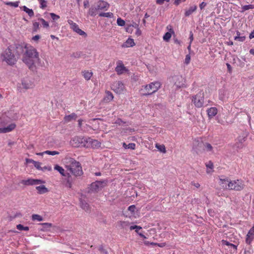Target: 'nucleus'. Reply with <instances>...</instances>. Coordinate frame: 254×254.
I'll list each match as a JSON object with an SVG mask.
<instances>
[{"label": "nucleus", "mask_w": 254, "mask_h": 254, "mask_svg": "<svg viewBox=\"0 0 254 254\" xmlns=\"http://www.w3.org/2000/svg\"><path fill=\"white\" fill-rule=\"evenodd\" d=\"M24 52L22 61L28 65L30 69H32L36 62L39 61V53L37 50L29 45H25L24 47Z\"/></svg>", "instance_id": "1"}, {"label": "nucleus", "mask_w": 254, "mask_h": 254, "mask_svg": "<svg viewBox=\"0 0 254 254\" xmlns=\"http://www.w3.org/2000/svg\"><path fill=\"white\" fill-rule=\"evenodd\" d=\"M65 168L75 177L81 176L83 175L82 167L80 163L74 158L65 157L64 160Z\"/></svg>", "instance_id": "2"}, {"label": "nucleus", "mask_w": 254, "mask_h": 254, "mask_svg": "<svg viewBox=\"0 0 254 254\" xmlns=\"http://www.w3.org/2000/svg\"><path fill=\"white\" fill-rule=\"evenodd\" d=\"M161 83L159 81H154L148 84L142 86L143 89L141 90L144 92L142 93V96H148L156 92L161 87Z\"/></svg>", "instance_id": "3"}, {"label": "nucleus", "mask_w": 254, "mask_h": 254, "mask_svg": "<svg viewBox=\"0 0 254 254\" xmlns=\"http://www.w3.org/2000/svg\"><path fill=\"white\" fill-rule=\"evenodd\" d=\"M3 58V61L5 62L7 64L12 65L14 64L16 61V58L14 54L11 52V50L9 48H7L1 55Z\"/></svg>", "instance_id": "4"}, {"label": "nucleus", "mask_w": 254, "mask_h": 254, "mask_svg": "<svg viewBox=\"0 0 254 254\" xmlns=\"http://www.w3.org/2000/svg\"><path fill=\"white\" fill-rule=\"evenodd\" d=\"M87 137L75 136L70 140V144L74 147H86Z\"/></svg>", "instance_id": "5"}, {"label": "nucleus", "mask_w": 254, "mask_h": 254, "mask_svg": "<svg viewBox=\"0 0 254 254\" xmlns=\"http://www.w3.org/2000/svg\"><path fill=\"white\" fill-rule=\"evenodd\" d=\"M230 190L235 191H241L245 187L244 181L241 179L231 180L230 184L229 185Z\"/></svg>", "instance_id": "6"}, {"label": "nucleus", "mask_w": 254, "mask_h": 254, "mask_svg": "<svg viewBox=\"0 0 254 254\" xmlns=\"http://www.w3.org/2000/svg\"><path fill=\"white\" fill-rule=\"evenodd\" d=\"M172 81L177 88H180L187 87L186 80L182 75H177L174 76L172 77Z\"/></svg>", "instance_id": "7"}, {"label": "nucleus", "mask_w": 254, "mask_h": 254, "mask_svg": "<svg viewBox=\"0 0 254 254\" xmlns=\"http://www.w3.org/2000/svg\"><path fill=\"white\" fill-rule=\"evenodd\" d=\"M112 89L117 94L123 93L126 87L123 83L120 81H115L111 86Z\"/></svg>", "instance_id": "8"}, {"label": "nucleus", "mask_w": 254, "mask_h": 254, "mask_svg": "<svg viewBox=\"0 0 254 254\" xmlns=\"http://www.w3.org/2000/svg\"><path fill=\"white\" fill-rule=\"evenodd\" d=\"M67 22L70 25V28L74 32H76L78 35H81V36H83L85 37H86L87 36L86 33L84 31H83L81 29H80L79 28L78 25L76 23L74 22L72 20H68Z\"/></svg>", "instance_id": "9"}, {"label": "nucleus", "mask_w": 254, "mask_h": 254, "mask_svg": "<svg viewBox=\"0 0 254 254\" xmlns=\"http://www.w3.org/2000/svg\"><path fill=\"white\" fill-rule=\"evenodd\" d=\"M192 102L197 108H201L202 107L204 103V97L201 95V93L197 94L193 96Z\"/></svg>", "instance_id": "10"}, {"label": "nucleus", "mask_w": 254, "mask_h": 254, "mask_svg": "<svg viewBox=\"0 0 254 254\" xmlns=\"http://www.w3.org/2000/svg\"><path fill=\"white\" fill-rule=\"evenodd\" d=\"M44 183L45 182L41 180L33 179H28L21 181V183L25 186L39 185Z\"/></svg>", "instance_id": "11"}, {"label": "nucleus", "mask_w": 254, "mask_h": 254, "mask_svg": "<svg viewBox=\"0 0 254 254\" xmlns=\"http://www.w3.org/2000/svg\"><path fill=\"white\" fill-rule=\"evenodd\" d=\"M104 182L96 181L92 183L90 185V190L92 192H98L103 187Z\"/></svg>", "instance_id": "12"}, {"label": "nucleus", "mask_w": 254, "mask_h": 254, "mask_svg": "<svg viewBox=\"0 0 254 254\" xmlns=\"http://www.w3.org/2000/svg\"><path fill=\"white\" fill-rule=\"evenodd\" d=\"M86 148H98L100 147L101 143L97 140L92 139L90 137L87 138Z\"/></svg>", "instance_id": "13"}, {"label": "nucleus", "mask_w": 254, "mask_h": 254, "mask_svg": "<svg viewBox=\"0 0 254 254\" xmlns=\"http://www.w3.org/2000/svg\"><path fill=\"white\" fill-rule=\"evenodd\" d=\"M117 66L115 68V71L118 75H121L128 71L121 61H119L117 63Z\"/></svg>", "instance_id": "14"}, {"label": "nucleus", "mask_w": 254, "mask_h": 254, "mask_svg": "<svg viewBox=\"0 0 254 254\" xmlns=\"http://www.w3.org/2000/svg\"><path fill=\"white\" fill-rule=\"evenodd\" d=\"M96 6L98 10H107L110 4L104 0H99L96 3Z\"/></svg>", "instance_id": "15"}, {"label": "nucleus", "mask_w": 254, "mask_h": 254, "mask_svg": "<svg viewBox=\"0 0 254 254\" xmlns=\"http://www.w3.org/2000/svg\"><path fill=\"white\" fill-rule=\"evenodd\" d=\"M231 180L228 178H220L219 184L224 189L230 190L229 184H230Z\"/></svg>", "instance_id": "16"}, {"label": "nucleus", "mask_w": 254, "mask_h": 254, "mask_svg": "<svg viewBox=\"0 0 254 254\" xmlns=\"http://www.w3.org/2000/svg\"><path fill=\"white\" fill-rule=\"evenodd\" d=\"M16 127V125L12 123L7 127H0V133H7L12 131Z\"/></svg>", "instance_id": "17"}, {"label": "nucleus", "mask_w": 254, "mask_h": 254, "mask_svg": "<svg viewBox=\"0 0 254 254\" xmlns=\"http://www.w3.org/2000/svg\"><path fill=\"white\" fill-rule=\"evenodd\" d=\"M167 29L169 31V32H166L163 36V38L164 41L168 42L171 38V33H174V31L171 25H168L167 26Z\"/></svg>", "instance_id": "18"}, {"label": "nucleus", "mask_w": 254, "mask_h": 254, "mask_svg": "<svg viewBox=\"0 0 254 254\" xmlns=\"http://www.w3.org/2000/svg\"><path fill=\"white\" fill-rule=\"evenodd\" d=\"M22 86L25 89H29L33 88L34 86V84L33 82L29 79H24L22 81Z\"/></svg>", "instance_id": "19"}, {"label": "nucleus", "mask_w": 254, "mask_h": 254, "mask_svg": "<svg viewBox=\"0 0 254 254\" xmlns=\"http://www.w3.org/2000/svg\"><path fill=\"white\" fill-rule=\"evenodd\" d=\"M218 113V110L216 107H211L207 110V113L209 119L215 116Z\"/></svg>", "instance_id": "20"}, {"label": "nucleus", "mask_w": 254, "mask_h": 254, "mask_svg": "<svg viewBox=\"0 0 254 254\" xmlns=\"http://www.w3.org/2000/svg\"><path fill=\"white\" fill-rule=\"evenodd\" d=\"M82 75L86 80H89L91 79L93 75V72L88 70H84L81 72Z\"/></svg>", "instance_id": "21"}, {"label": "nucleus", "mask_w": 254, "mask_h": 254, "mask_svg": "<svg viewBox=\"0 0 254 254\" xmlns=\"http://www.w3.org/2000/svg\"><path fill=\"white\" fill-rule=\"evenodd\" d=\"M36 189L38 193L40 194L47 193L49 191L48 189L44 185L37 186L36 187Z\"/></svg>", "instance_id": "22"}, {"label": "nucleus", "mask_w": 254, "mask_h": 254, "mask_svg": "<svg viewBox=\"0 0 254 254\" xmlns=\"http://www.w3.org/2000/svg\"><path fill=\"white\" fill-rule=\"evenodd\" d=\"M135 45L134 40L131 38H128L126 42L123 44V47H132Z\"/></svg>", "instance_id": "23"}, {"label": "nucleus", "mask_w": 254, "mask_h": 254, "mask_svg": "<svg viewBox=\"0 0 254 254\" xmlns=\"http://www.w3.org/2000/svg\"><path fill=\"white\" fill-rule=\"evenodd\" d=\"M196 9L197 6L196 5L191 6L188 9L186 10L185 12V15L186 17H188L190 15H191L193 12H195L196 10Z\"/></svg>", "instance_id": "24"}, {"label": "nucleus", "mask_w": 254, "mask_h": 254, "mask_svg": "<svg viewBox=\"0 0 254 254\" xmlns=\"http://www.w3.org/2000/svg\"><path fill=\"white\" fill-rule=\"evenodd\" d=\"M114 96L112 92L109 91H106V96L104 98L105 102H109L113 100Z\"/></svg>", "instance_id": "25"}, {"label": "nucleus", "mask_w": 254, "mask_h": 254, "mask_svg": "<svg viewBox=\"0 0 254 254\" xmlns=\"http://www.w3.org/2000/svg\"><path fill=\"white\" fill-rule=\"evenodd\" d=\"M77 116L76 114L72 113L69 115L65 116L64 117V121L65 122L68 123L72 121V120H75Z\"/></svg>", "instance_id": "26"}, {"label": "nucleus", "mask_w": 254, "mask_h": 254, "mask_svg": "<svg viewBox=\"0 0 254 254\" xmlns=\"http://www.w3.org/2000/svg\"><path fill=\"white\" fill-rule=\"evenodd\" d=\"M54 169L58 171L62 176L64 177H66L67 176V174L65 173L64 169L59 165H56L54 167Z\"/></svg>", "instance_id": "27"}, {"label": "nucleus", "mask_w": 254, "mask_h": 254, "mask_svg": "<svg viewBox=\"0 0 254 254\" xmlns=\"http://www.w3.org/2000/svg\"><path fill=\"white\" fill-rule=\"evenodd\" d=\"M22 9L24 11L27 13L30 17H32L34 16V13L32 9H30L26 6H23Z\"/></svg>", "instance_id": "28"}, {"label": "nucleus", "mask_w": 254, "mask_h": 254, "mask_svg": "<svg viewBox=\"0 0 254 254\" xmlns=\"http://www.w3.org/2000/svg\"><path fill=\"white\" fill-rule=\"evenodd\" d=\"M98 9L97 8V6H92L89 9L88 14L92 16H95L97 14V11Z\"/></svg>", "instance_id": "29"}, {"label": "nucleus", "mask_w": 254, "mask_h": 254, "mask_svg": "<svg viewBox=\"0 0 254 254\" xmlns=\"http://www.w3.org/2000/svg\"><path fill=\"white\" fill-rule=\"evenodd\" d=\"M40 29V24L39 22L36 21H33V25H32V32L36 33Z\"/></svg>", "instance_id": "30"}, {"label": "nucleus", "mask_w": 254, "mask_h": 254, "mask_svg": "<svg viewBox=\"0 0 254 254\" xmlns=\"http://www.w3.org/2000/svg\"><path fill=\"white\" fill-rule=\"evenodd\" d=\"M246 39L245 36H240V32L237 31V36L235 37L234 40L240 42H243Z\"/></svg>", "instance_id": "31"}, {"label": "nucleus", "mask_w": 254, "mask_h": 254, "mask_svg": "<svg viewBox=\"0 0 254 254\" xmlns=\"http://www.w3.org/2000/svg\"><path fill=\"white\" fill-rule=\"evenodd\" d=\"M204 149L208 152H213V147L209 143L206 142L203 144Z\"/></svg>", "instance_id": "32"}, {"label": "nucleus", "mask_w": 254, "mask_h": 254, "mask_svg": "<svg viewBox=\"0 0 254 254\" xmlns=\"http://www.w3.org/2000/svg\"><path fill=\"white\" fill-rule=\"evenodd\" d=\"M4 3L7 5H9L14 7H17L19 5V1H17L15 2L4 1Z\"/></svg>", "instance_id": "33"}, {"label": "nucleus", "mask_w": 254, "mask_h": 254, "mask_svg": "<svg viewBox=\"0 0 254 254\" xmlns=\"http://www.w3.org/2000/svg\"><path fill=\"white\" fill-rule=\"evenodd\" d=\"M99 16L100 17L112 18L114 16V14L113 13H112L111 12H101V13H99Z\"/></svg>", "instance_id": "34"}, {"label": "nucleus", "mask_w": 254, "mask_h": 254, "mask_svg": "<svg viewBox=\"0 0 254 254\" xmlns=\"http://www.w3.org/2000/svg\"><path fill=\"white\" fill-rule=\"evenodd\" d=\"M80 204L81 207L86 211H88L89 210V205L85 201H81Z\"/></svg>", "instance_id": "35"}, {"label": "nucleus", "mask_w": 254, "mask_h": 254, "mask_svg": "<svg viewBox=\"0 0 254 254\" xmlns=\"http://www.w3.org/2000/svg\"><path fill=\"white\" fill-rule=\"evenodd\" d=\"M155 147L157 148L160 151L164 153L166 152V150L164 145H160L158 143L155 144Z\"/></svg>", "instance_id": "36"}, {"label": "nucleus", "mask_w": 254, "mask_h": 254, "mask_svg": "<svg viewBox=\"0 0 254 254\" xmlns=\"http://www.w3.org/2000/svg\"><path fill=\"white\" fill-rule=\"evenodd\" d=\"M32 219L33 221L37 220L38 221H42L43 220V217L38 214H33L32 215Z\"/></svg>", "instance_id": "37"}, {"label": "nucleus", "mask_w": 254, "mask_h": 254, "mask_svg": "<svg viewBox=\"0 0 254 254\" xmlns=\"http://www.w3.org/2000/svg\"><path fill=\"white\" fill-rule=\"evenodd\" d=\"M39 20L41 22L42 26L44 28H48L49 24L47 21L42 18H39Z\"/></svg>", "instance_id": "38"}, {"label": "nucleus", "mask_w": 254, "mask_h": 254, "mask_svg": "<svg viewBox=\"0 0 254 254\" xmlns=\"http://www.w3.org/2000/svg\"><path fill=\"white\" fill-rule=\"evenodd\" d=\"M253 8H254V5L253 4L244 5L242 7V10L241 12H244L246 10Z\"/></svg>", "instance_id": "39"}, {"label": "nucleus", "mask_w": 254, "mask_h": 254, "mask_svg": "<svg viewBox=\"0 0 254 254\" xmlns=\"http://www.w3.org/2000/svg\"><path fill=\"white\" fill-rule=\"evenodd\" d=\"M130 223L127 221H120V225L122 228L127 229L129 226Z\"/></svg>", "instance_id": "40"}, {"label": "nucleus", "mask_w": 254, "mask_h": 254, "mask_svg": "<svg viewBox=\"0 0 254 254\" xmlns=\"http://www.w3.org/2000/svg\"><path fill=\"white\" fill-rule=\"evenodd\" d=\"M16 228L18 230H20V231H22V230L28 231L29 229L28 227H27V226H23L21 224H18V225H17Z\"/></svg>", "instance_id": "41"}, {"label": "nucleus", "mask_w": 254, "mask_h": 254, "mask_svg": "<svg viewBox=\"0 0 254 254\" xmlns=\"http://www.w3.org/2000/svg\"><path fill=\"white\" fill-rule=\"evenodd\" d=\"M44 153H45L46 154L50 155H58L60 154L59 152L57 151H49L47 150L44 152Z\"/></svg>", "instance_id": "42"}, {"label": "nucleus", "mask_w": 254, "mask_h": 254, "mask_svg": "<svg viewBox=\"0 0 254 254\" xmlns=\"http://www.w3.org/2000/svg\"><path fill=\"white\" fill-rule=\"evenodd\" d=\"M117 24L120 26H123L125 25V21L121 18H118L117 20Z\"/></svg>", "instance_id": "43"}, {"label": "nucleus", "mask_w": 254, "mask_h": 254, "mask_svg": "<svg viewBox=\"0 0 254 254\" xmlns=\"http://www.w3.org/2000/svg\"><path fill=\"white\" fill-rule=\"evenodd\" d=\"M40 4V7L42 9L45 8L47 7V1L45 0H38Z\"/></svg>", "instance_id": "44"}, {"label": "nucleus", "mask_w": 254, "mask_h": 254, "mask_svg": "<svg viewBox=\"0 0 254 254\" xmlns=\"http://www.w3.org/2000/svg\"><path fill=\"white\" fill-rule=\"evenodd\" d=\"M33 164L37 169L44 171V169L41 167V163L40 162L35 161Z\"/></svg>", "instance_id": "45"}, {"label": "nucleus", "mask_w": 254, "mask_h": 254, "mask_svg": "<svg viewBox=\"0 0 254 254\" xmlns=\"http://www.w3.org/2000/svg\"><path fill=\"white\" fill-rule=\"evenodd\" d=\"M133 28L132 27V26L131 25H130L129 24V25H127L126 27V31L128 33H132V32H133Z\"/></svg>", "instance_id": "46"}, {"label": "nucleus", "mask_w": 254, "mask_h": 254, "mask_svg": "<svg viewBox=\"0 0 254 254\" xmlns=\"http://www.w3.org/2000/svg\"><path fill=\"white\" fill-rule=\"evenodd\" d=\"M50 15H51V17L53 20H57L60 18V16L54 13H50Z\"/></svg>", "instance_id": "47"}, {"label": "nucleus", "mask_w": 254, "mask_h": 254, "mask_svg": "<svg viewBox=\"0 0 254 254\" xmlns=\"http://www.w3.org/2000/svg\"><path fill=\"white\" fill-rule=\"evenodd\" d=\"M190 61V56L189 54H188L186 56L185 59V63L186 64H188Z\"/></svg>", "instance_id": "48"}, {"label": "nucleus", "mask_w": 254, "mask_h": 254, "mask_svg": "<svg viewBox=\"0 0 254 254\" xmlns=\"http://www.w3.org/2000/svg\"><path fill=\"white\" fill-rule=\"evenodd\" d=\"M41 224L44 226L45 229L50 228L52 226V224L50 223H44Z\"/></svg>", "instance_id": "49"}, {"label": "nucleus", "mask_w": 254, "mask_h": 254, "mask_svg": "<svg viewBox=\"0 0 254 254\" xmlns=\"http://www.w3.org/2000/svg\"><path fill=\"white\" fill-rule=\"evenodd\" d=\"M136 145L134 143H130L128 144H127V148L128 149H131L132 150H134L135 149Z\"/></svg>", "instance_id": "50"}, {"label": "nucleus", "mask_w": 254, "mask_h": 254, "mask_svg": "<svg viewBox=\"0 0 254 254\" xmlns=\"http://www.w3.org/2000/svg\"><path fill=\"white\" fill-rule=\"evenodd\" d=\"M165 1L168 2L170 1V0H156V3L159 5L163 4Z\"/></svg>", "instance_id": "51"}, {"label": "nucleus", "mask_w": 254, "mask_h": 254, "mask_svg": "<svg viewBox=\"0 0 254 254\" xmlns=\"http://www.w3.org/2000/svg\"><path fill=\"white\" fill-rule=\"evenodd\" d=\"M136 29V31L135 32V35L136 37H139L141 35V31L140 30V28H139V27L137 28H135Z\"/></svg>", "instance_id": "52"}, {"label": "nucleus", "mask_w": 254, "mask_h": 254, "mask_svg": "<svg viewBox=\"0 0 254 254\" xmlns=\"http://www.w3.org/2000/svg\"><path fill=\"white\" fill-rule=\"evenodd\" d=\"M142 227L137 226V225H131L129 227L130 230H135V229H141Z\"/></svg>", "instance_id": "53"}, {"label": "nucleus", "mask_w": 254, "mask_h": 254, "mask_svg": "<svg viewBox=\"0 0 254 254\" xmlns=\"http://www.w3.org/2000/svg\"><path fill=\"white\" fill-rule=\"evenodd\" d=\"M206 166L208 169H212L213 168V164L211 161H209L206 164Z\"/></svg>", "instance_id": "54"}, {"label": "nucleus", "mask_w": 254, "mask_h": 254, "mask_svg": "<svg viewBox=\"0 0 254 254\" xmlns=\"http://www.w3.org/2000/svg\"><path fill=\"white\" fill-rule=\"evenodd\" d=\"M222 245L223 246H227L230 247V245H231V243H230L229 242L226 240H222L221 241Z\"/></svg>", "instance_id": "55"}, {"label": "nucleus", "mask_w": 254, "mask_h": 254, "mask_svg": "<svg viewBox=\"0 0 254 254\" xmlns=\"http://www.w3.org/2000/svg\"><path fill=\"white\" fill-rule=\"evenodd\" d=\"M40 39V36L39 35H37L33 36L32 38V40L34 41L38 42Z\"/></svg>", "instance_id": "56"}, {"label": "nucleus", "mask_w": 254, "mask_h": 254, "mask_svg": "<svg viewBox=\"0 0 254 254\" xmlns=\"http://www.w3.org/2000/svg\"><path fill=\"white\" fill-rule=\"evenodd\" d=\"M186 0H175L174 4L176 5H179L181 2L185 1Z\"/></svg>", "instance_id": "57"}, {"label": "nucleus", "mask_w": 254, "mask_h": 254, "mask_svg": "<svg viewBox=\"0 0 254 254\" xmlns=\"http://www.w3.org/2000/svg\"><path fill=\"white\" fill-rule=\"evenodd\" d=\"M135 209V206L134 205H130L128 207V210L132 212H133L134 211Z\"/></svg>", "instance_id": "58"}, {"label": "nucleus", "mask_w": 254, "mask_h": 254, "mask_svg": "<svg viewBox=\"0 0 254 254\" xmlns=\"http://www.w3.org/2000/svg\"><path fill=\"white\" fill-rule=\"evenodd\" d=\"M207 4L206 2H202L201 3H200L199 4V8L201 10H202V9H203L206 6Z\"/></svg>", "instance_id": "59"}, {"label": "nucleus", "mask_w": 254, "mask_h": 254, "mask_svg": "<svg viewBox=\"0 0 254 254\" xmlns=\"http://www.w3.org/2000/svg\"><path fill=\"white\" fill-rule=\"evenodd\" d=\"M226 65H227V67L228 69V71L230 73H231L232 72V67H231V65L227 63Z\"/></svg>", "instance_id": "60"}, {"label": "nucleus", "mask_w": 254, "mask_h": 254, "mask_svg": "<svg viewBox=\"0 0 254 254\" xmlns=\"http://www.w3.org/2000/svg\"><path fill=\"white\" fill-rule=\"evenodd\" d=\"M25 161H26V164H28V163H30L34 164V162L35 161L32 160V159H29V158H26L25 159Z\"/></svg>", "instance_id": "61"}, {"label": "nucleus", "mask_w": 254, "mask_h": 254, "mask_svg": "<svg viewBox=\"0 0 254 254\" xmlns=\"http://www.w3.org/2000/svg\"><path fill=\"white\" fill-rule=\"evenodd\" d=\"M132 26V28H137L139 27L138 24L136 23V22H133L132 24H129Z\"/></svg>", "instance_id": "62"}, {"label": "nucleus", "mask_w": 254, "mask_h": 254, "mask_svg": "<svg viewBox=\"0 0 254 254\" xmlns=\"http://www.w3.org/2000/svg\"><path fill=\"white\" fill-rule=\"evenodd\" d=\"M191 184L196 187V188H198L200 187V185L198 183H195L194 182H192Z\"/></svg>", "instance_id": "63"}, {"label": "nucleus", "mask_w": 254, "mask_h": 254, "mask_svg": "<svg viewBox=\"0 0 254 254\" xmlns=\"http://www.w3.org/2000/svg\"><path fill=\"white\" fill-rule=\"evenodd\" d=\"M254 38V30L250 33L249 38L252 39Z\"/></svg>", "instance_id": "64"}]
</instances>
